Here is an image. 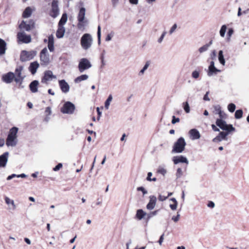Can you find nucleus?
<instances>
[{
    "label": "nucleus",
    "mask_w": 249,
    "mask_h": 249,
    "mask_svg": "<svg viewBox=\"0 0 249 249\" xmlns=\"http://www.w3.org/2000/svg\"><path fill=\"white\" fill-rule=\"evenodd\" d=\"M86 9L84 7H80L77 16L78 23L77 26L79 30L84 29L85 26L88 24V20L85 19Z\"/></svg>",
    "instance_id": "1"
},
{
    "label": "nucleus",
    "mask_w": 249,
    "mask_h": 249,
    "mask_svg": "<svg viewBox=\"0 0 249 249\" xmlns=\"http://www.w3.org/2000/svg\"><path fill=\"white\" fill-rule=\"evenodd\" d=\"M50 16L53 18H56L59 14L58 0H53L51 3V9Z\"/></svg>",
    "instance_id": "8"
},
{
    "label": "nucleus",
    "mask_w": 249,
    "mask_h": 249,
    "mask_svg": "<svg viewBox=\"0 0 249 249\" xmlns=\"http://www.w3.org/2000/svg\"><path fill=\"white\" fill-rule=\"evenodd\" d=\"M23 69V67L22 66H19L16 69L15 74L17 77L15 78V81L16 83H20V84L22 83L25 77V76H22L21 75V72Z\"/></svg>",
    "instance_id": "12"
},
{
    "label": "nucleus",
    "mask_w": 249,
    "mask_h": 249,
    "mask_svg": "<svg viewBox=\"0 0 249 249\" xmlns=\"http://www.w3.org/2000/svg\"><path fill=\"white\" fill-rule=\"evenodd\" d=\"M4 199H5V203L7 205H9L10 204H11L12 205V206H13V209H16V205L15 204V203H14V201L13 200H11L7 196H5Z\"/></svg>",
    "instance_id": "37"
},
{
    "label": "nucleus",
    "mask_w": 249,
    "mask_h": 249,
    "mask_svg": "<svg viewBox=\"0 0 249 249\" xmlns=\"http://www.w3.org/2000/svg\"><path fill=\"white\" fill-rule=\"evenodd\" d=\"M89 78V76L87 74H82L76 77L74 81L75 83H78L82 81L86 80Z\"/></svg>",
    "instance_id": "30"
},
{
    "label": "nucleus",
    "mask_w": 249,
    "mask_h": 249,
    "mask_svg": "<svg viewBox=\"0 0 249 249\" xmlns=\"http://www.w3.org/2000/svg\"><path fill=\"white\" fill-rule=\"evenodd\" d=\"M223 140L220 138L219 135H218L216 137L213 139V142H219L222 141Z\"/></svg>",
    "instance_id": "55"
},
{
    "label": "nucleus",
    "mask_w": 249,
    "mask_h": 249,
    "mask_svg": "<svg viewBox=\"0 0 249 249\" xmlns=\"http://www.w3.org/2000/svg\"><path fill=\"white\" fill-rule=\"evenodd\" d=\"M218 60L221 64L222 65H225V60L223 55V52L222 50H220L218 52Z\"/></svg>",
    "instance_id": "31"
},
{
    "label": "nucleus",
    "mask_w": 249,
    "mask_h": 249,
    "mask_svg": "<svg viewBox=\"0 0 249 249\" xmlns=\"http://www.w3.org/2000/svg\"><path fill=\"white\" fill-rule=\"evenodd\" d=\"M214 110L213 111V113L215 114H218L219 113H221V111H222L220 105H217L213 106Z\"/></svg>",
    "instance_id": "39"
},
{
    "label": "nucleus",
    "mask_w": 249,
    "mask_h": 249,
    "mask_svg": "<svg viewBox=\"0 0 249 249\" xmlns=\"http://www.w3.org/2000/svg\"><path fill=\"white\" fill-rule=\"evenodd\" d=\"M164 233H163V234H162L160 236V239H159V241H158V243H159V244H160V245H161L162 244V242H163V239H164V238H163V237H164Z\"/></svg>",
    "instance_id": "62"
},
{
    "label": "nucleus",
    "mask_w": 249,
    "mask_h": 249,
    "mask_svg": "<svg viewBox=\"0 0 249 249\" xmlns=\"http://www.w3.org/2000/svg\"><path fill=\"white\" fill-rule=\"evenodd\" d=\"M62 166L63 165L61 163H59L53 168V170L54 171H57L62 167Z\"/></svg>",
    "instance_id": "50"
},
{
    "label": "nucleus",
    "mask_w": 249,
    "mask_h": 249,
    "mask_svg": "<svg viewBox=\"0 0 249 249\" xmlns=\"http://www.w3.org/2000/svg\"><path fill=\"white\" fill-rule=\"evenodd\" d=\"M183 107L186 113H188L190 111V106L188 102L183 103Z\"/></svg>",
    "instance_id": "42"
},
{
    "label": "nucleus",
    "mask_w": 249,
    "mask_h": 249,
    "mask_svg": "<svg viewBox=\"0 0 249 249\" xmlns=\"http://www.w3.org/2000/svg\"><path fill=\"white\" fill-rule=\"evenodd\" d=\"M92 67L90 61L86 58H81L78 64V68L80 73H83L85 71L89 69Z\"/></svg>",
    "instance_id": "6"
},
{
    "label": "nucleus",
    "mask_w": 249,
    "mask_h": 249,
    "mask_svg": "<svg viewBox=\"0 0 249 249\" xmlns=\"http://www.w3.org/2000/svg\"><path fill=\"white\" fill-rule=\"evenodd\" d=\"M159 211V210H157L156 211L151 212L148 214L146 213V220L148 221L151 217H152L153 216H154L155 215H156L158 214Z\"/></svg>",
    "instance_id": "35"
},
{
    "label": "nucleus",
    "mask_w": 249,
    "mask_h": 249,
    "mask_svg": "<svg viewBox=\"0 0 249 249\" xmlns=\"http://www.w3.org/2000/svg\"><path fill=\"white\" fill-rule=\"evenodd\" d=\"M172 160L175 164H177L179 163H185L186 164H188L189 163L187 159L182 155L174 156L173 157Z\"/></svg>",
    "instance_id": "16"
},
{
    "label": "nucleus",
    "mask_w": 249,
    "mask_h": 249,
    "mask_svg": "<svg viewBox=\"0 0 249 249\" xmlns=\"http://www.w3.org/2000/svg\"><path fill=\"white\" fill-rule=\"evenodd\" d=\"M189 134L192 140H197L200 138V134L196 129L193 128L191 129L189 131Z\"/></svg>",
    "instance_id": "23"
},
{
    "label": "nucleus",
    "mask_w": 249,
    "mask_h": 249,
    "mask_svg": "<svg viewBox=\"0 0 249 249\" xmlns=\"http://www.w3.org/2000/svg\"><path fill=\"white\" fill-rule=\"evenodd\" d=\"M186 145V142L184 138L181 137L174 143L173 146L172 153H181L185 149Z\"/></svg>",
    "instance_id": "2"
},
{
    "label": "nucleus",
    "mask_w": 249,
    "mask_h": 249,
    "mask_svg": "<svg viewBox=\"0 0 249 249\" xmlns=\"http://www.w3.org/2000/svg\"><path fill=\"white\" fill-rule=\"evenodd\" d=\"M101 27H100V26H98V29H97V37H98V44H100V43H101Z\"/></svg>",
    "instance_id": "45"
},
{
    "label": "nucleus",
    "mask_w": 249,
    "mask_h": 249,
    "mask_svg": "<svg viewBox=\"0 0 249 249\" xmlns=\"http://www.w3.org/2000/svg\"><path fill=\"white\" fill-rule=\"evenodd\" d=\"M36 54L35 51H27L23 50L20 55V60L21 62H26L32 59Z\"/></svg>",
    "instance_id": "4"
},
{
    "label": "nucleus",
    "mask_w": 249,
    "mask_h": 249,
    "mask_svg": "<svg viewBox=\"0 0 249 249\" xmlns=\"http://www.w3.org/2000/svg\"><path fill=\"white\" fill-rule=\"evenodd\" d=\"M220 71V70H218L214 66V63L213 61H211L209 66V70L208 71V75L209 76H212L213 74H216L217 72Z\"/></svg>",
    "instance_id": "19"
},
{
    "label": "nucleus",
    "mask_w": 249,
    "mask_h": 249,
    "mask_svg": "<svg viewBox=\"0 0 249 249\" xmlns=\"http://www.w3.org/2000/svg\"><path fill=\"white\" fill-rule=\"evenodd\" d=\"M176 175L177 179L180 178L182 176V171L181 168H178Z\"/></svg>",
    "instance_id": "47"
},
{
    "label": "nucleus",
    "mask_w": 249,
    "mask_h": 249,
    "mask_svg": "<svg viewBox=\"0 0 249 249\" xmlns=\"http://www.w3.org/2000/svg\"><path fill=\"white\" fill-rule=\"evenodd\" d=\"M150 62L149 61H147L144 66H143V68L139 72V75L140 74H143L145 71H146L147 68H148V67L150 65Z\"/></svg>",
    "instance_id": "41"
},
{
    "label": "nucleus",
    "mask_w": 249,
    "mask_h": 249,
    "mask_svg": "<svg viewBox=\"0 0 249 249\" xmlns=\"http://www.w3.org/2000/svg\"><path fill=\"white\" fill-rule=\"evenodd\" d=\"M218 115L220 118L218 119L223 120L226 118V114L223 111H221V113H219Z\"/></svg>",
    "instance_id": "54"
},
{
    "label": "nucleus",
    "mask_w": 249,
    "mask_h": 249,
    "mask_svg": "<svg viewBox=\"0 0 249 249\" xmlns=\"http://www.w3.org/2000/svg\"><path fill=\"white\" fill-rule=\"evenodd\" d=\"M38 85L39 82L36 80H35L30 83L29 87L32 92L36 93L38 91Z\"/></svg>",
    "instance_id": "21"
},
{
    "label": "nucleus",
    "mask_w": 249,
    "mask_h": 249,
    "mask_svg": "<svg viewBox=\"0 0 249 249\" xmlns=\"http://www.w3.org/2000/svg\"><path fill=\"white\" fill-rule=\"evenodd\" d=\"M17 37L19 41L22 43H29L31 41V36L26 35L24 32H18Z\"/></svg>",
    "instance_id": "11"
},
{
    "label": "nucleus",
    "mask_w": 249,
    "mask_h": 249,
    "mask_svg": "<svg viewBox=\"0 0 249 249\" xmlns=\"http://www.w3.org/2000/svg\"><path fill=\"white\" fill-rule=\"evenodd\" d=\"M113 8H115L119 2V0H111Z\"/></svg>",
    "instance_id": "61"
},
{
    "label": "nucleus",
    "mask_w": 249,
    "mask_h": 249,
    "mask_svg": "<svg viewBox=\"0 0 249 249\" xmlns=\"http://www.w3.org/2000/svg\"><path fill=\"white\" fill-rule=\"evenodd\" d=\"M157 197L155 196H149V201L146 205L147 209L149 210H153L156 204Z\"/></svg>",
    "instance_id": "18"
},
{
    "label": "nucleus",
    "mask_w": 249,
    "mask_h": 249,
    "mask_svg": "<svg viewBox=\"0 0 249 249\" xmlns=\"http://www.w3.org/2000/svg\"><path fill=\"white\" fill-rule=\"evenodd\" d=\"M6 49V42L3 39L0 38V55H2L5 53Z\"/></svg>",
    "instance_id": "27"
},
{
    "label": "nucleus",
    "mask_w": 249,
    "mask_h": 249,
    "mask_svg": "<svg viewBox=\"0 0 249 249\" xmlns=\"http://www.w3.org/2000/svg\"><path fill=\"white\" fill-rule=\"evenodd\" d=\"M166 33H166V31H164L162 33V34H161V36H160V37L158 40V43H161L162 42L163 39L164 37H165Z\"/></svg>",
    "instance_id": "49"
},
{
    "label": "nucleus",
    "mask_w": 249,
    "mask_h": 249,
    "mask_svg": "<svg viewBox=\"0 0 249 249\" xmlns=\"http://www.w3.org/2000/svg\"><path fill=\"white\" fill-rule=\"evenodd\" d=\"M215 206L214 203L213 201H209L207 204V206L210 208H213Z\"/></svg>",
    "instance_id": "64"
},
{
    "label": "nucleus",
    "mask_w": 249,
    "mask_h": 249,
    "mask_svg": "<svg viewBox=\"0 0 249 249\" xmlns=\"http://www.w3.org/2000/svg\"><path fill=\"white\" fill-rule=\"evenodd\" d=\"M200 75V71L197 70L194 71L192 73V77L194 79H197Z\"/></svg>",
    "instance_id": "43"
},
{
    "label": "nucleus",
    "mask_w": 249,
    "mask_h": 249,
    "mask_svg": "<svg viewBox=\"0 0 249 249\" xmlns=\"http://www.w3.org/2000/svg\"><path fill=\"white\" fill-rule=\"evenodd\" d=\"M227 28V26L226 25H223L221 26L219 31V34L221 37H224L225 36Z\"/></svg>",
    "instance_id": "40"
},
{
    "label": "nucleus",
    "mask_w": 249,
    "mask_h": 249,
    "mask_svg": "<svg viewBox=\"0 0 249 249\" xmlns=\"http://www.w3.org/2000/svg\"><path fill=\"white\" fill-rule=\"evenodd\" d=\"M17 143V138L11 136H8L6 139V144L8 146H15Z\"/></svg>",
    "instance_id": "20"
},
{
    "label": "nucleus",
    "mask_w": 249,
    "mask_h": 249,
    "mask_svg": "<svg viewBox=\"0 0 249 249\" xmlns=\"http://www.w3.org/2000/svg\"><path fill=\"white\" fill-rule=\"evenodd\" d=\"M177 24H174L172 27H171V28L170 29V31H169V34L170 35L172 34L173 33V32H174V31L176 30V29H177Z\"/></svg>",
    "instance_id": "53"
},
{
    "label": "nucleus",
    "mask_w": 249,
    "mask_h": 249,
    "mask_svg": "<svg viewBox=\"0 0 249 249\" xmlns=\"http://www.w3.org/2000/svg\"><path fill=\"white\" fill-rule=\"evenodd\" d=\"M179 120L180 119L179 118H176L175 116H173L171 122L172 124H175L176 123L179 122Z\"/></svg>",
    "instance_id": "52"
},
{
    "label": "nucleus",
    "mask_w": 249,
    "mask_h": 249,
    "mask_svg": "<svg viewBox=\"0 0 249 249\" xmlns=\"http://www.w3.org/2000/svg\"><path fill=\"white\" fill-rule=\"evenodd\" d=\"M168 197V196H164L161 195H159L158 196V199L160 201H163L165 200Z\"/></svg>",
    "instance_id": "51"
},
{
    "label": "nucleus",
    "mask_w": 249,
    "mask_h": 249,
    "mask_svg": "<svg viewBox=\"0 0 249 249\" xmlns=\"http://www.w3.org/2000/svg\"><path fill=\"white\" fill-rule=\"evenodd\" d=\"M112 96L111 94H110L108 96L107 99L106 100V101H105V107L106 108V109H108L110 102L112 101Z\"/></svg>",
    "instance_id": "36"
},
{
    "label": "nucleus",
    "mask_w": 249,
    "mask_h": 249,
    "mask_svg": "<svg viewBox=\"0 0 249 249\" xmlns=\"http://www.w3.org/2000/svg\"><path fill=\"white\" fill-rule=\"evenodd\" d=\"M216 124L220 128L224 131H229V132L234 131L235 128L232 124H228L226 121L222 119H217L216 120Z\"/></svg>",
    "instance_id": "5"
},
{
    "label": "nucleus",
    "mask_w": 249,
    "mask_h": 249,
    "mask_svg": "<svg viewBox=\"0 0 249 249\" xmlns=\"http://www.w3.org/2000/svg\"><path fill=\"white\" fill-rule=\"evenodd\" d=\"M212 44V40H211L209 43H207L203 46L199 48L198 51L200 53H202L205 51H206L209 47L210 46V45Z\"/></svg>",
    "instance_id": "33"
},
{
    "label": "nucleus",
    "mask_w": 249,
    "mask_h": 249,
    "mask_svg": "<svg viewBox=\"0 0 249 249\" xmlns=\"http://www.w3.org/2000/svg\"><path fill=\"white\" fill-rule=\"evenodd\" d=\"M231 132L229 131H221L219 133V135L223 140H227V136L230 134Z\"/></svg>",
    "instance_id": "34"
},
{
    "label": "nucleus",
    "mask_w": 249,
    "mask_h": 249,
    "mask_svg": "<svg viewBox=\"0 0 249 249\" xmlns=\"http://www.w3.org/2000/svg\"><path fill=\"white\" fill-rule=\"evenodd\" d=\"M56 76L53 74L51 71H46L44 72V76L41 79L42 83H47V81L51 80L52 79H56Z\"/></svg>",
    "instance_id": "13"
},
{
    "label": "nucleus",
    "mask_w": 249,
    "mask_h": 249,
    "mask_svg": "<svg viewBox=\"0 0 249 249\" xmlns=\"http://www.w3.org/2000/svg\"><path fill=\"white\" fill-rule=\"evenodd\" d=\"M59 87L63 93H67L70 90V86L64 79L59 80L58 81Z\"/></svg>",
    "instance_id": "15"
},
{
    "label": "nucleus",
    "mask_w": 249,
    "mask_h": 249,
    "mask_svg": "<svg viewBox=\"0 0 249 249\" xmlns=\"http://www.w3.org/2000/svg\"><path fill=\"white\" fill-rule=\"evenodd\" d=\"M18 131V127H15V126L13 127L12 128H11L10 129V131H9L8 136H11L12 137L17 138V134Z\"/></svg>",
    "instance_id": "32"
},
{
    "label": "nucleus",
    "mask_w": 249,
    "mask_h": 249,
    "mask_svg": "<svg viewBox=\"0 0 249 249\" xmlns=\"http://www.w3.org/2000/svg\"><path fill=\"white\" fill-rule=\"evenodd\" d=\"M209 93V91H207L206 94L204 95L203 97V100L205 101H210V99L208 97V94Z\"/></svg>",
    "instance_id": "63"
},
{
    "label": "nucleus",
    "mask_w": 249,
    "mask_h": 249,
    "mask_svg": "<svg viewBox=\"0 0 249 249\" xmlns=\"http://www.w3.org/2000/svg\"><path fill=\"white\" fill-rule=\"evenodd\" d=\"M216 56V53L215 50H213L211 54V58L212 59H215Z\"/></svg>",
    "instance_id": "58"
},
{
    "label": "nucleus",
    "mask_w": 249,
    "mask_h": 249,
    "mask_svg": "<svg viewBox=\"0 0 249 249\" xmlns=\"http://www.w3.org/2000/svg\"><path fill=\"white\" fill-rule=\"evenodd\" d=\"M146 215V213L143 211L142 209H139L136 212L135 218L138 220H142L144 218V216Z\"/></svg>",
    "instance_id": "26"
},
{
    "label": "nucleus",
    "mask_w": 249,
    "mask_h": 249,
    "mask_svg": "<svg viewBox=\"0 0 249 249\" xmlns=\"http://www.w3.org/2000/svg\"><path fill=\"white\" fill-rule=\"evenodd\" d=\"M92 37L89 34H84L81 38V45L84 50L90 48L92 43Z\"/></svg>",
    "instance_id": "3"
},
{
    "label": "nucleus",
    "mask_w": 249,
    "mask_h": 249,
    "mask_svg": "<svg viewBox=\"0 0 249 249\" xmlns=\"http://www.w3.org/2000/svg\"><path fill=\"white\" fill-rule=\"evenodd\" d=\"M180 217V214L178 213L177 216H174L172 217V219L175 222H177L178 221Z\"/></svg>",
    "instance_id": "56"
},
{
    "label": "nucleus",
    "mask_w": 249,
    "mask_h": 249,
    "mask_svg": "<svg viewBox=\"0 0 249 249\" xmlns=\"http://www.w3.org/2000/svg\"><path fill=\"white\" fill-rule=\"evenodd\" d=\"M233 33V30L232 28H230L228 30V33H227V36H231L232 35Z\"/></svg>",
    "instance_id": "60"
},
{
    "label": "nucleus",
    "mask_w": 249,
    "mask_h": 249,
    "mask_svg": "<svg viewBox=\"0 0 249 249\" xmlns=\"http://www.w3.org/2000/svg\"><path fill=\"white\" fill-rule=\"evenodd\" d=\"M39 65L37 61H34L30 63L29 67V71L31 72L32 74H35L37 71V69L39 67Z\"/></svg>",
    "instance_id": "22"
},
{
    "label": "nucleus",
    "mask_w": 249,
    "mask_h": 249,
    "mask_svg": "<svg viewBox=\"0 0 249 249\" xmlns=\"http://www.w3.org/2000/svg\"><path fill=\"white\" fill-rule=\"evenodd\" d=\"M157 172L159 174H162L163 176H165L166 174V170L162 167H159L157 170Z\"/></svg>",
    "instance_id": "46"
},
{
    "label": "nucleus",
    "mask_w": 249,
    "mask_h": 249,
    "mask_svg": "<svg viewBox=\"0 0 249 249\" xmlns=\"http://www.w3.org/2000/svg\"><path fill=\"white\" fill-rule=\"evenodd\" d=\"M15 177H17V175H16L15 174H13L8 176L6 179L7 180H10Z\"/></svg>",
    "instance_id": "59"
},
{
    "label": "nucleus",
    "mask_w": 249,
    "mask_h": 249,
    "mask_svg": "<svg viewBox=\"0 0 249 249\" xmlns=\"http://www.w3.org/2000/svg\"><path fill=\"white\" fill-rule=\"evenodd\" d=\"M137 190L138 191L142 192L143 195H145L147 194V191L144 189L143 187H139L137 188Z\"/></svg>",
    "instance_id": "48"
},
{
    "label": "nucleus",
    "mask_w": 249,
    "mask_h": 249,
    "mask_svg": "<svg viewBox=\"0 0 249 249\" xmlns=\"http://www.w3.org/2000/svg\"><path fill=\"white\" fill-rule=\"evenodd\" d=\"M32 10L30 7L25 8L22 14V17L24 18H28L32 15Z\"/></svg>",
    "instance_id": "29"
},
{
    "label": "nucleus",
    "mask_w": 249,
    "mask_h": 249,
    "mask_svg": "<svg viewBox=\"0 0 249 249\" xmlns=\"http://www.w3.org/2000/svg\"><path fill=\"white\" fill-rule=\"evenodd\" d=\"M243 111L242 109H238L237 110L234 114L235 118L236 119H239L242 117L243 116Z\"/></svg>",
    "instance_id": "38"
},
{
    "label": "nucleus",
    "mask_w": 249,
    "mask_h": 249,
    "mask_svg": "<svg viewBox=\"0 0 249 249\" xmlns=\"http://www.w3.org/2000/svg\"><path fill=\"white\" fill-rule=\"evenodd\" d=\"M178 203H174L173 204H170L169 207L172 210H176L177 208Z\"/></svg>",
    "instance_id": "57"
},
{
    "label": "nucleus",
    "mask_w": 249,
    "mask_h": 249,
    "mask_svg": "<svg viewBox=\"0 0 249 249\" xmlns=\"http://www.w3.org/2000/svg\"><path fill=\"white\" fill-rule=\"evenodd\" d=\"M236 106L233 103H230L228 105V109L231 112H233L235 110Z\"/></svg>",
    "instance_id": "44"
},
{
    "label": "nucleus",
    "mask_w": 249,
    "mask_h": 249,
    "mask_svg": "<svg viewBox=\"0 0 249 249\" xmlns=\"http://www.w3.org/2000/svg\"><path fill=\"white\" fill-rule=\"evenodd\" d=\"M15 74L13 72H8L7 73L3 75L2 80L6 83H11L13 80H15Z\"/></svg>",
    "instance_id": "14"
},
{
    "label": "nucleus",
    "mask_w": 249,
    "mask_h": 249,
    "mask_svg": "<svg viewBox=\"0 0 249 249\" xmlns=\"http://www.w3.org/2000/svg\"><path fill=\"white\" fill-rule=\"evenodd\" d=\"M75 107L74 105L70 101H67L61 108V111L64 114H71L73 113Z\"/></svg>",
    "instance_id": "7"
},
{
    "label": "nucleus",
    "mask_w": 249,
    "mask_h": 249,
    "mask_svg": "<svg viewBox=\"0 0 249 249\" xmlns=\"http://www.w3.org/2000/svg\"><path fill=\"white\" fill-rule=\"evenodd\" d=\"M48 47L51 52L54 51V38L53 35L48 36Z\"/></svg>",
    "instance_id": "24"
},
{
    "label": "nucleus",
    "mask_w": 249,
    "mask_h": 249,
    "mask_svg": "<svg viewBox=\"0 0 249 249\" xmlns=\"http://www.w3.org/2000/svg\"><path fill=\"white\" fill-rule=\"evenodd\" d=\"M68 19V17L66 13H64L59 21L58 26H63V25L66 23Z\"/></svg>",
    "instance_id": "28"
},
{
    "label": "nucleus",
    "mask_w": 249,
    "mask_h": 249,
    "mask_svg": "<svg viewBox=\"0 0 249 249\" xmlns=\"http://www.w3.org/2000/svg\"><path fill=\"white\" fill-rule=\"evenodd\" d=\"M65 32V29L64 26H58L56 31V36L58 38H62Z\"/></svg>",
    "instance_id": "25"
},
{
    "label": "nucleus",
    "mask_w": 249,
    "mask_h": 249,
    "mask_svg": "<svg viewBox=\"0 0 249 249\" xmlns=\"http://www.w3.org/2000/svg\"><path fill=\"white\" fill-rule=\"evenodd\" d=\"M40 58L41 65H47L49 63L50 58L47 48H43L40 53Z\"/></svg>",
    "instance_id": "10"
},
{
    "label": "nucleus",
    "mask_w": 249,
    "mask_h": 249,
    "mask_svg": "<svg viewBox=\"0 0 249 249\" xmlns=\"http://www.w3.org/2000/svg\"><path fill=\"white\" fill-rule=\"evenodd\" d=\"M9 152H6L0 156V168L6 166L8 160Z\"/></svg>",
    "instance_id": "17"
},
{
    "label": "nucleus",
    "mask_w": 249,
    "mask_h": 249,
    "mask_svg": "<svg viewBox=\"0 0 249 249\" xmlns=\"http://www.w3.org/2000/svg\"><path fill=\"white\" fill-rule=\"evenodd\" d=\"M34 27V22L32 20H30L28 23L27 21L22 20L18 26V28L21 32L30 31L31 29Z\"/></svg>",
    "instance_id": "9"
}]
</instances>
